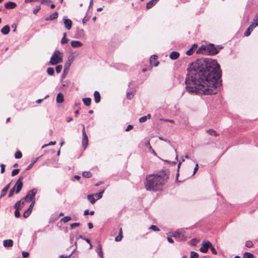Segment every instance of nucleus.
Segmentation results:
<instances>
[{"mask_svg":"<svg viewBox=\"0 0 258 258\" xmlns=\"http://www.w3.org/2000/svg\"><path fill=\"white\" fill-rule=\"evenodd\" d=\"M222 71L215 59H198L187 68L185 84L191 94H216L222 85Z\"/></svg>","mask_w":258,"mask_h":258,"instance_id":"1","label":"nucleus"},{"mask_svg":"<svg viewBox=\"0 0 258 258\" xmlns=\"http://www.w3.org/2000/svg\"><path fill=\"white\" fill-rule=\"evenodd\" d=\"M169 175L168 169H162L156 174L147 175L145 182L146 189L153 191L162 190L163 185L167 182Z\"/></svg>","mask_w":258,"mask_h":258,"instance_id":"2","label":"nucleus"},{"mask_svg":"<svg viewBox=\"0 0 258 258\" xmlns=\"http://www.w3.org/2000/svg\"><path fill=\"white\" fill-rule=\"evenodd\" d=\"M222 48L221 45L216 46L214 44L210 43L207 45H202L196 52L197 54L212 55L217 54Z\"/></svg>","mask_w":258,"mask_h":258,"instance_id":"3","label":"nucleus"},{"mask_svg":"<svg viewBox=\"0 0 258 258\" xmlns=\"http://www.w3.org/2000/svg\"><path fill=\"white\" fill-rule=\"evenodd\" d=\"M62 61V55L58 50H55L50 59L49 63L51 65L55 66Z\"/></svg>","mask_w":258,"mask_h":258,"instance_id":"4","label":"nucleus"},{"mask_svg":"<svg viewBox=\"0 0 258 258\" xmlns=\"http://www.w3.org/2000/svg\"><path fill=\"white\" fill-rule=\"evenodd\" d=\"M37 191L38 190L36 188L32 189L27 192L26 196L22 200H24L27 202L34 201V203H35V196Z\"/></svg>","mask_w":258,"mask_h":258,"instance_id":"5","label":"nucleus"},{"mask_svg":"<svg viewBox=\"0 0 258 258\" xmlns=\"http://www.w3.org/2000/svg\"><path fill=\"white\" fill-rule=\"evenodd\" d=\"M172 236L179 241H183L186 239L187 234L184 230H179L175 232Z\"/></svg>","mask_w":258,"mask_h":258,"instance_id":"6","label":"nucleus"},{"mask_svg":"<svg viewBox=\"0 0 258 258\" xmlns=\"http://www.w3.org/2000/svg\"><path fill=\"white\" fill-rule=\"evenodd\" d=\"M23 179V176H20L19 179L16 181L15 185L14 186L13 188H15V189H16L15 192L16 194H18L19 192L21 190L22 187H23V182L22 180Z\"/></svg>","mask_w":258,"mask_h":258,"instance_id":"7","label":"nucleus"},{"mask_svg":"<svg viewBox=\"0 0 258 258\" xmlns=\"http://www.w3.org/2000/svg\"><path fill=\"white\" fill-rule=\"evenodd\" d=\"M211 242L209 241L204 240L202 243V246L200 250L203 253H206L210 246H211Z\"/></svg>","mask_w":258,"mask_h":258,"instance_id":"8","label":"nucleus"},{"mask_svg":"<svg viewBox=\"0 0 258 258\" xmlns=\"http://www.w3.org/2000/svg\"><path fill=\"white\" fill-rule=\"evenodd\" d=\"M83 125V130H82V135H83V138H82V145L84 147L85 149L86 148L88 144V137L87 136V134L86 133L85 130V126L84 125Z\"/></svg>","mask_w":258,"mask_h":258,"instance_id":"9","label":"nucleus"},{"mask_svg":"<svg viewBox=\"0 0 258 258\" xmlns=\"http://www.w3.org/2000/svg\"><path fill=\"white\" fill-rule=\"evenodd\" d=\"M35 203H34V201H32V202H31L28 209L26 211H25L24 212V213H23V216L24 218H26L29 216V215H30V214L32 212V209L35 205Z\"/></svg>","mask_w":258,"mask_h":258,"instance_id":"10","label":"nucleus"},{"mask_svg":"<svg viewBox=\"0 0 258 258\" xmlns=\"http://www.w3.org/2000/svg\"><path fill=\"white\" fill-rule=\"evenodd\" d=\"M75 58V56L72 54L70 55L68 57L67 61L64 64V68L70 69V67L73 63Z\"/></svg>","mask_w":258,"mask_h":258,"instance_id":"11","label":"nucleus"},{"mask_svg":"<svg viewBox=\"0 0 258 258\" xmlns=\"http://www.w3.org/2000/svg\"><path fill=\"white\" fill-rule=\"evenodd\" d=\"M63 23L66 28L68 30H70L72 26V22L69 19L63 18Z\"/></svg>","mask_w":258,"mask_h":258,"instance_id":"12","label":"nucleus"},{"mask_svg":"<svg viewBox=\"0 0 258 258\" xmlns=\"http://www.w3.org/2000/svg\"><path fill=\"white\" fill-rule=\"evenodd\" d=\"M198 47V44L195 43V44H193L191 47L186 52V54H187V55H192L195 49H197Z\"/></svg>","mask_w":258,"mask_h":258,"instance_id":"13","label":"nucleus"},{"mask_svg":"<svg viewBox=\"0 0 258 258\" xmlns=\"http://www.w3.org/2000/svg\"><path fill=\"white\" fill-rule=\"evenodd\" d=\"M157 56L156 55H153L150 57V62L152 65L154 66L155 67H157L158 65L159 62L156 61V60L157 59Z\"/></svg>","mask_w":258,"mask_h":258,"instance_id":"14","label":"nucleus"},{"mask_svg":"<svg viewBox=\"0 0 258 258\" xmlns=\"http://www.w3.org/2000/svg\"><path fill=\"white\" fill-rule=\"evenodd\" d=\"M3 245L5 247H12L13 241L12 239H7L3 241Z\"/></svg>","mask_w":258,"mask_h":258,"instance_id":"15","label":"nucleus"},{"mask_svg":"<svg viewBox=\"0 0 258 258\" xmlns=\"http://www.w3.org/2000/svg\"><path fill=\"white\" fill-rule=\"evenodd\" d=\"M71 46L74 48L79 47L82 46L83 44L81 41L77 40H72L71 42Z\"/></svg>","mask_w":258,"mask_h":258,"instance_id":"16","label":"nucleus"},{"mask_svg":"<svg viewBox=\"0 0 258 258\" xmlns=\"http://www.w3.org/2000/svg\"><path fill=\"white\" fill-rule=\"evenodd\" d=\"M58 17V13L57 12H55L51 15H49L48 17L45 18V20L46 21H51L56 19Z\"/></svg>","mask_w":258,"mask_h":258,"instance_id":"17","label":"nucleus"},{"mask_svg":"<svg viewBox=\"0 0 258 258\" xmlns=\"http://www.w3.org/2000/svg\"><path fill=\"white\" fill-rule=\"evenodd\" d=\"M17 6V4L13 2H9L5 4V7L6 9H14Z\"/></svg>","mask_w":258,"mask_h":258,"instance_id":"18","label":"nucleus"},{"mask_svg":"<svg viewBox=\"0 0 258 258\" xmlns=\"http://www.w3.org/2000/svg\"><path fill=\"white\" fill-rule=\"evenodd\" d=\"M11 184V182H10L2 190L0 198L4 197L6 195L10 187Z\"/></svg>","mask_w":258,"mask_h":258,"instance_id":"19","label":"nucleus"},{"mask_svg":"<svg viewBox=\"0 0 258 258\" xmlns=\"http://www.w3.org/2000/svg\"><path fill=\"white\" fill-rule=\"evenodd\" d=\"M159 0H151L146 4V8L150 9L155 6Z\"/></svg>","mask_w":258,"mask_h":258,"instance_id":"20","label":"nucleus"},{"mask_svg":"<svg viewBox=\"0 0 258 258\" xmlns=\"http://www.w3.org/2000/svg\"><path fill=\"white\" fill-rule=\"evenodd\" d=\"M179 56V53L176 51H172L169 55L170 58L172 60H175L177 59Z\"/></svg>","mask_w":258,"mask_h":258,"instance_id":"21","label":"nucleus"},{"mask_svg":"<svg viewBox=\"0 0 258 258\" xmlns=\"http://www.w3.org/2000/svg\"><path fill=\"white\" fill-rule=\"evenodd\" d=\"M56 100L58 103H61L63 102V95L61 93L59 92L57 94Z\"/></svg>","mask_w":258,"mask_h":258,"instance_id":"22","label":"nucleus"},{"mask_svg":"<svg viewBox=\"0 0 258 258\" xmlns=\"http://www.w3.org/2000/svg\"><path fill=\"white\" fill-rule=\"evenodd\" d=\"M94 96L95 98V102L96 103H99L100 101V99H101V97H100L99 92L97 91H95L94 93Z\"/></svg>","mask_w":258,"mask_h":258,"instance_id":"23","label":"nucleus"},{"mask_svg":"<svg viewBox=\"0 0 258 258\" xmlns=\"http://www.w3.org/2000/svg\"><path fill=\"white\" fill-rule=\"evenodd\" d=\"M10 31V27L8 25L5 26L2 29H1V32L4 34L7 35L8 34Z\"/></svg>","mask_w":258,"mask_h":258,"instance_id":"24","label":"nucleus"},{"mask_svg":"<svg viewBox=\"0 0 258 258\" xmlns=\"http://www.w3.org/2000/svg\"><path fill=\"white\" fill-rule=\"evenodd\" d=\"M24 205L25 204V202L23 200H20L17 202L14 205V208L15 210H19L20 207L21 205Z\"/></svg>","mask_w":258,"mask_h":258,"instance_id":"25","label":"nucleus"},{"mask_svg":"<svg viewBox=\"0 0 258 258\" xmlns=\"http://www.w3.org/2000/svg\"><path fill=\"white\" fill-rule=\"evenodd\" d=\"M69 70L70 69H69L64 68L62 74L61 75V79H60L61 82H62V80L66 77L67 75L69 73Z\"/></svg>","mask_w":258,"mask_h":258,"instance_id":"26","label":"nucleus"},{"mask_svg":"<svg viewBox=\"0 0 258 258\" xmlns=\"http://www.w3.org/2000/svg\"><path fill=\"white\" fill-rule=\"evenodd\" d=\"M87 199L92 204H94L97 200L95 199L94 195H88Z\"/></svg>","mask_w":258,"mask_h":258,"instance_id":"27","label":"nucleus"},{"mask_svg":"<svg viewBox=\"0 0 258 258\" xmlns=\"http://www.w3.org/2000/svg\"><path fill=\"white\" fill-rule=\"evenodd\" d=\"M83 102L86 106H90L91 102V99L89 97L83 98Z\"/></svg>","mask_w":258,"mask_h":258,"instance_id":"28","label":"nucleus"},{"mask_svg":"<svg viewBox=\"0 0 258 258\" xmlns=\"http://www.w3.org/2000/svg\"><path fill=\"white\" fill-rule=\"evenodd\" d=\"M66 36H67L66 33H63V37L62 38V39L61 40V42H60L61 44H64L68 42L69 39L66 38Z\"/></svg>","mask_w":258,"mask_h":258,"instance_id":"29","label":"nucleus"},{"mask_svg":"<svg viewBox=\"0 0 258 258\" xmlns=\"http://www.w3.org/2000/svg\"><path fill=\"white\" fill-rule=\"evenodd\" d=\"M243 258H254V256L250 252H245L243 254Z\"/></svg>","mask_w":258,"mask_h":258,"instance_id":"30","label":"nucleus"},{"mask_svg":"<svg viewBox=\"0 0 258 258\" xmlns=\"http://www.w3.org/2000/svg\"><path fill=\"white\" fill-rule=\"evenodd\" d=\"M72 219V218L70 216H66L62 218H61L60 220L61 222L67 223L70 221Z\"/></svg>","mask_w":258,"mask_h":258,"instance_id":"31","label":"nucleus"},{"mask_svg":"<svg viewBox=\"0 0 258 258\" xmlns=\"http://www.w3.org/2000/svg\"><path fill=\"white\" fill-rule=\"evenodd\" d=\"M82 175L85 178H90L92 176V173L89 171H84L82 173Z\"/></svg>","mask_w":258,"mask_h":258,"instance_id":"32","label":"nucleus"},{"mask_svg":"<svg viewBox=\"0 0 258 258\" xmlns=\"http://www.w3.org/2000/svg\"><path fill=\"white\" fill-rule=\"evenodd\" d=\"M47 74L50 75L52 76L54 74V70L53 68L49 67L47 69Z\"/></svg>","mask_w":258,"mask_h":258,"instance_id":"33","label":"nucleus"},{"mask_svg":"<svg viewBox=\"0 0 258 258\" xmlns=\"http://www.w3.org/2000/svg\"><path fill=\"white\" fill-rule=\"evenodd\" d=\"M207 133L210 135H211V136H218V134H217V133L215 132V131L212 130V129H210V130H207Z\"/></svg>","mask_w":258,"mask_h":258,"instance_id":"34","label":"nucleus"},{"mask_svg":"<svg viewBox=\"0 0 258 258\" xmlns=\"http://www.w3.org/2000/svg\"><path fill=\"white\" fill-rule=\"evenodd\" d=\"M104 192V190H103L100 191L99 192L97 193L95 195H94V196H95L97 197L96 200H99V199H101L102 197V195Z\"/></svg>","mask_w":258,"mask_h":258,"instance_id":"35","label":"nucleus"},{"mask_svg":"<svg viewBox=\"0 0 258 258\" xmlns=\"http://www.w3.org/2000/svg\"><path fill=\"white\" fill-rule=\"evenodd\" d=\"M258 26V22L257 21H254L249 27L251 30H253L256 26Z\"/></svg>","mask_w":258,"mask_h":258,"instance_id":"36","label":"nucleus"},{"mask_svg":"<svg viewBox=\"0 0 258 258\" xmlns=\"http://www.w3.org/2000/svg\"><path fill=\"white\" fill-rule=\"evenodd\" d=\"M22 154L20 151H17L15 154V157L16 159H20L22 157Z\"/></svg>","mask_w":258,"mask_h":258,"instance_id":"37","label":"nucleus"},{"mask_svg":"<svg viewBox=\"0 0 258 258\" xmlns=\"http://www.w3.org/2000/svg\"><path fill=\"white\" fill-rule=\"evenodd\" d=\"M199 257V254L195 251H191L190 252V258H198Z\"/></svg>","mask_w":258,"mask_h":258,"instance_id":"38","label":"nucleus"},{"mask_svg":"<svg viewBox=\"0 0 258 258\" xmlns=\"http://www.w3.org/2000/svg\"><path fill=\"white\" fill-rule=\"evenodd\" d=\"M149 229H152V230L154 231H159L160 230V229L156 225H151Z\"/></svg>","mask_w":258,"mask_h":258,"instance_id":"39","label":"nucleus"},{"mask_svg":"<svg viewBox=\"0 0 258 258\" xmlns=\"http://www.w3.org/2000/svg\"><path fill=\"white\" fill-rule=\"evenodd\" d=\"M40 9H41L40 6H36V7L33 10V14L36 15L38 12V11L40 10Z\"/></svg>","mask_w":258,"mask_h":258,"instance_id":"40","label":"nucleus"},{"mask_svg":"<svg viewBox=\"0 0 258 258\" xmlns=\"http://www.w3.org/2000/svg\"><path fill=\"white\" fill-rule=\"evenodd\" d=\"M252 31V30H251V29H250V28L248 27V28L246 29V30L245 31V32H244V35L245 36H248L250 35L251 32Z\"/></svg>","mask_w":258,"mask_h":258,"instance_id":"41","label":"nucleus"},{"mask_svg":"<svg viewBox=\"0 0 258 258\" xmlns=\"http://www.w3.org/2000/svg\"><path fill=\"white\" fill-rule=\"evenodd\" d=\"M80 225V223H74L71 224L70 225V226H71V228L72 229H73L76 227H79Z\"/></svg>","mask_w":258,"mask_h":258,"instance_id":"42","label":"nucleus"},{"mask_svg":"<svg viewBox=\"0 0 258 258\" xmlns=\"http://www.w3.org/2000/svg\"><path fill=\"white\" fill-rule=\"evenodd\" d=\"M134 97V94L132 92H127L126 94V97L128 99H131Z\"/></svg>","mask_w":258,"mask_h":258,"instance_id":"43","label":"nucleus"},{"mask_svg":"<svg viewBox=\"0 0 258 258\" xmlns=\"http://www.w3.org/2000/svg\"><path fill=\"white\" fill-rule=\"evenodd\" d=\"M62 67L61 65H58L55 67V70L57 73H59L62 70Z\"/></svg>","mask_w":258,"mask_h":258,"instance_id":"44","label":"nucleus"},{"mask_svg":"<svg viewBox=\"0 0 258 258\" xmlns=\"http://www.w3.org/2000/svg\"><path fill=\"white\" fill-rule=\"evenodd\" d=\"M16 190L15 189V188H12L9 193V195H8V197H12L14 194V192H15Z\"/></svg>","mask_w":258,"mask_h":258,"instance_id":"45","label":"nucleus"},{"mask_svg":"<svg viewBox=\"0 0 258 258\" xmlns=\"http://www.w3.org/2000/svg\"><path fill=\"white\" fill-rule=\"evenodd\" d=\"M19 171H20L19 169H15L13 170V171L12 172V176H14L16 175L17 174H18Z\"/></svg>","mask_w":258,"mask_h":258,"instance_id":"46","label":"nucleus"},{"mask_svg":"<svg viewBox=\"0 0 258 258\" xmlns=\"http://www.w3.org/2000/svg\"><path fill=\"white\" fill-rule=\"evenodd\" d=\"M245 246L250 248L253 246V243L251 241H246L245 242Z\"/></svg>","mask_w":258,"mask_h":258,"instance_id":"47","label":"nucleus"},{"mask_svg":"<svg viewBox=\"0 0 258 258\" xmlns=\"http://www.w3.org/2000/svg\"><path fill=\"white\" fill-rule=\"evenodd\" d=\"M123 237L122 235L118 234L115 238V240L116 242H118L121 240L122 238Z\"/></svg>","mask_w":258,"mask_h":258,"instance_id":"48","label":"nucleus"},{"mask_svg":"<svg viewBox=\"0 0 258 258\" xmlns=\"http://www.w3.org/2000/svg\"><path fill=\"white\" fill-rule=\"evenodd\" d=\"M39 2H40L42 4H46L48 5L49 3L51 2L50 0H39Z\"/></svg>","mask_w":258,"mask_h":258,"instance_id":"49","label":"nucleus"},{"mask_svg":"<svg viewBox=\"0 0 258 258\" xmlns=\"http://www.w3.org/2000/svg\"><path fill=\"white\" fill-rule=\"evenodd\" d=\"M15 216L17 218H19L21 216V214L19 210H15Z\"/></svg>","mask_w":258,"mask_h":258,"instance_id":"50","label":"nucleus"},{"mask_svg":"<svg viewBox=\"0 0 258 258\" xmlns=\"http://www.w3.org/2000/svg\"><path fill=\"white\" fill-rule=\"evenodd\" d=\"M99 251H98V254L100 257L102 256L103 255V252L102 250V248L101 245H99Z\"/></svg>","mask_w":258,"mask_h":258,"instance_id":"51","label":"nucleus"},{"mask_svg":"<svg viewBox=\"0 0 258 258\" xmlns=\"http://www.w3.org/2000/svg\"><path fill=\"white\" fill-rule=\"evenodd\" d=\"M210 248L211 249V250L212 252L214 254H216L217 253L216 250L215 248L213 246L212 244H211V246H210Z\"/></svg>","mask_w":258,"mask_h":258,"instance_id":"52","label":"nucleus"},{"mask_svg":"<svg viewBox=\"0 0 258 258\" xmlns=\"http://www.w3.org/2000/svg\"><path fill=\"white\" fill-rule=\"evenodd\" d=\"M146 120H147V119H146V117L145 116H143L141 117V118H140V119H139V121H140V122H141V123L144 122Z\"/></svg>","mask_w":258,"mask_h":258,"instance_id":"53","label":"nucleus"},{"mask_svg":"<svg viewBox=\"0 0 258 258\" xmlns=\"http://www.w3.org/2000/svg\"><path fill=\"white\" fill-rule=\"evenodd\" d=\"M134 127L133 125L132 124H129L127 126L126 128H125V131L128 132L130 131L131 130L133 129Z\"/></svg>","mask_w":258,"mask_h":258,"instance_id":"54","label":"nucleus"},{"mask_svg":"<svg viewBox=\"0 0 258 258\" xmlns=\"http://www.w3.org/2000/svg\"><path fill=\"white\" fill-rule=\"evenodd\" d=\"M22 255H23V257L26 258V257H27L29 256V252H26V251H23Z\"/></svg>","mask_w":258,"mask_h":258,"instance_id":"55","label":"nucleus"},{"mask_svg":"<svg viewBox=\"0 0 258 258\" xmlns=\"http://www.w3.org/2000/svg\"><path fill=\"white\" fill-rule=\"evenodd\" d=\"M1 173H3L5 171V165L3 164L1 165Z\"/></svg>","mask_w":258,"mask_h":258,"instance_id":"56","label":"nucleus"},{"mask_svg":"<svg viewBox=\"0 0 258 258\" xmlns=\"http://www.w3.org/2000/svg\"><path fill=\"white\" fill-rule=\"evenodd\" d=\"M89 17H88L87 16H86L83 19V24L84 25L89 20Z\"/></svg>","mask_w":258,"mask_h":258,"instance_id":"57","label":"nucleus"},{"mask_svg":"<svg viewBox=\"0 0 258 258\" xmlns=\"http://www.w3.org/2000/svg\"><path fill=\"white\" fill-rule=\"evenodd\" d=\"M70 81H65L62 83L63 87H68L69 85Z\"/></svg>","mask_w":258,"mask_h":258,"instance_id":"58","label":"nucleus"},{"mask_svg":"<svg viewBox=\"0 0 258 258\" xmlns=\"http://www.w3.org/2000/svg\"><path fill=\"white\" fill-rule=\"evenodd\" d=\"M198 167H199L198 166V164L196 163V166H195V167L194 168V172H193L192 175H194L196 173L197 170H198Z\"/></svg>","mask_w":258,"mask_h":258,"instance_id":"59","label":"nucleus"},{"mask_svg":"<svg viewBox=\"0 0 258 258\" xmlns=\"http://www.w3.org/2000/svg\"><path fill=\"white\" fill-rule=\"evenodd\" d=\"M73 251L69 255H61L60 256V258H70V257L71 256V255L73 254Z\"/></svg>","mask_w":258,"mask_h":258,"instance_id":"60","label":"nucleus"},{"mask_svg":"<svg viewBox=\"0 0 258 258\" xmlns=\"http://www.w3.org/2000/svg\"><path fill=\"white\" fill-rule=\"evenodd\" d=\"M34 164V163L32 162L30 165H29L27 166L26 170H28L30 169L32 167V166H33Z\"/></svg>","mask_w":258,"mask_h":258,"instance_id":"61","label":"nucleus"},{"mask_svg":"<svg viewBox=\"0 0 258 258\" xmlns=\"http://www.w3.org/2000/svg\"><path fill=\"white\" fill-rule=\"evenodd\" d=\"M167 240L169 243H172L174 242L173 239L170 237H167Z\"/></svg>","mask_w":258,"mask_h":258,"instance_id":"62","label":"nucleus"},{"mask_svg":"<svg viewBox=\"0 0 258 258\" xmlns=\"http://www.w3.org/2000/svg\"><path fill=\"white\" fill-rule=\"evenodd\" d=\"M88 228H89V229H92V228H93V224H92V223H91V222H89V223H88Z\"/></svg>","mask_w":258,"mask_h":258,"instance_id":"63","label":"nucleus"},{"mask_svg":"<svg viewBox=\"0 0 258 258\" xmlns=\"http://www.w3.org/2000/svg\"><path fill=\"white\" fill-rule=\"evenodd\" d=\"M253 21H257L258 22V12L257 13V14L255 15L254 19H253Z\"/></svg>","mask_w":258,"mask_h":258,"instance_id":"64","label":"nucleus"}]
</instances>
